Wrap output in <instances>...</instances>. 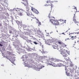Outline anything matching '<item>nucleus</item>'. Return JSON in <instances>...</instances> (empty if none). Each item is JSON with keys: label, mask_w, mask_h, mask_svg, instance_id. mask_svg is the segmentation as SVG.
I'll use <instances>...</instances> for the list:
<instances>
[{"label": "nucleus", "mask_w": 79, "mask_h": 79, "mask_svg": "<svg viewBox=\"0 0 79 79\" xmlns=\"http://www.w3.org/2000/svg\"><path fill=\"white\" fill-rule=\"evenodd\" d=\"M56 60H59V59H55L53 58H51L50 59V60L51 61H54V62H58V61H56Z\"/></svg>", "instance_id": "ddd939ff"}, {"label": "nucleus", "mask_w": 79, "mask_h": 79, "mask_svg": "<svg viewBox=\"0 0 79 79\" xmlns=\"http://www.w3.org/2000/svg\"><path fill=\"white\" fill-rule=\"evenodd\" d=\"M78 12H79V11H78Z\"/></svg>", "instance_id": "3c124183"}, {"label": "nucleus", "mask_w": 79, "mask_h": 79, "mask_svg": "<svg viewBox=\"0 0 79 79\" xmlns=\"http://www.w3.org/2000/svg\"><path fill=\"white\" fill-rule=\"evenodd\" d=\"M78 39H79V37L78 38ZM77 43H78V44H79V40H78V41H77Z\"/></svg>", "instance_id": "e433bc0d"}, {"label": "nucleus", "mask_w": 79, "mask_h": 79, "mask_svg": "<svg viewBox=\"0 0 79 79\" xmlns=\"http://www.w3.org/2000/svg\"><path fill=\"white\" fill-rule=\"evenodd\" d=\"M27 15L28 16H31L32 15V13L31 12H29L27 13Z\"/></svg>", "instance_id": "dca6fc26"}, {"label": "nucleus", "mask_w": 79, "mask_h": 79, "mask_svg": "<svg viewBox=\"0 0 79 79\" xmlns=\"http://www.w3.org/2000/svg\"><path fill=\"white\" fill-rule=\"evenodd\" d=\"M43 54H44V53H45V52H43Z\"/></svg>", "instance_id": "ea45409f"}, {"label": "nucleus", "mask_w": 79, "mask_h": 79, "mask_svg": "<svg viewBox=\"0 0 79 79\" xmlns=\"http://www.w3.org/2000/svg\"><path fill=\"white\" fill-rule=\"evenodd\" d=\"M33 43H34L35 44V45H37V43L36 42H33Z\"/></svg>", "instance_id": "c756f323"}, {"label": "nucleus", "mask_w": 79, "mask_h": 79, "mask_svg": "<svg viewBox=\"0 0 79 79\" xmlns=\"http://www.w3.org/2000/svg\"><path fill=\"white\" fill-rule=\"evenodd\" d=\"M40 69H42V68H40L37 67V68H36V69L37 71H40Z\"/></svg>", "instance_id": "b1692460"}, {"label": "nucleus", "mask_w": 79, "mask_h": 79, "mask_svg": "<svg viewBox=\"0 0 79 79\" xmlns=\"http://www.w3.org/2000/svg\"><path fill=\"white\" fill-rule=\"evenodd\" d=\"M75 43H76V41H75Z\"/></svg>", "instance_id": "79ce46f5"}, {"label": "nucleus", "mask_w": 79, "mask_h": 79, "mask_svg": "<svg viewBox=\"0 0 79 79\" xmlns=\"http://www.w3.org/2000/svg\"><path fill=\"white\" fill-rule=\"evenodd\" d=\"M31 10L33 11V12L34 13H35L36 14H38L39 13V11H38V10L35 9H31Z\"/></svg>", "instance_id": "6e6552de"}, {"label": "nucleus", "mask_w": 79, "mask_h": 79, "mask_svg": "<svg viewBox=\"0 0 79 79\" xmlns=\"http://www.w3.org/2000/svg\"><path fill=\"white\" fill-rule=\"evenodd\" d=\"M55 45H56V44H55Z\"/></svg>", "instance_id": "8fccbe9b"}, {"label": "nucleus", "mask_w": 79, "mask_h": 79, "mask_svg": "<svg viewBox=\"0 0 79 79\" xmlns=\"http://www.w3.org/2000/svg\"><path fill=\"white\" fill-rule=\"evenodd\" d=\"M59 21V23L60 24H62V23H61V22H63V21H64V20H63V19H60V20H58Z\"/></svg>", "instance_id": "a211bd4d"}, {"label": "nucleus", "mask_w": 79, "mask_h": 79, "mask_svg": "<svg viewBox=\"0 0 79 79\" xmlns=\"http://www.w3.org/2000/svg\"><path fill=\"white\" fill-rule=\"evenodd\" d=\"M18 15H19V16H23V13L21 12L18 13Z\"/></svg>", "instance_id": "6ab92c4d"}, {"label": "nucleus", "mask_w": 79, "mask_h": 79, "mask_svg": "<svg viewBox=\"0 0 79 79\" xmlns=\"http://www.w3.org/2000/svg\"><path fill=\"white\" fill-rule=\"evenodd\" d=\"M66 74L68 76H70V74L69 73H67L66 72Z\"/></svg>", "instance_id": "5701e85b"}, {"label": "nucleus", "mask_w": 79, "mask_h": 79, "mask_svg": "<svg viewBox=\"0 0 79 79\" xmlns=\"http://www.w3.org/2000/svg\"><path fill=\"white\" fill-rule=\"evenodd\" d=\"M7 1L6 0H5L4 2V3H6V2H7Z\"/></svg>", "instance_id": "cd10ccee"}, {"label": "nucleus", "mask_w": 79, "mask_h": 79, "mask_svg": "<svg viewBox=\"0 0 79 79\" xmlns=\"http://www.w3.org/2000/svg\"><path fill=\"white\" fill-rule=\"evenodd\" d=\"M24 2H22V4H23L24 6H27V5L28 4V3L27 2V0H22Z\"/></svg>", "instance_id": "423d86ee"}, {"label": "nucleus", "mask_w": 79, "mask_h": 79, "mask_svg": "<svg viewBox=\"0 0 79 79\" xmlns=\"http://www.w3.org/2000/svg\"><path fill=\"white\" fill-rule=\"evenodd\" d=\"M38 23V24H39L38 26H39V25H41V23H40V22L39 21Z\"/></svg>", "instance_id": "a878e982"}, {"label": "nucleus", "mask_w": 79, "mask_h": 79, "mask_svg": "<svg viewBox=\"0 0 79 79\" xmlns=\"http://www.w3.org/2000/svg\"><path fill=\"white\" fill-rule=\"evenodd\" d=\"M29 10V9H28V10Z\"/></svg>", "instance_id": "49530a36"}, {"label": "nucleus", "mask_w": 79, "mask_h": 79, "mask_svg": "<svg viewBox=\"0 0 79 79\" xmlns=\"http://www.w3.org/2000/svg\"><path fill=\"white\" fill-rule=\"evenodd\" d=\"M65 60H66V61H68L69 60L68 59H66Z\"/></svg>", "instance_id": "4c0bfd02"}, {"label": "nucleus", "mask_w": 79, "mask_h": 79, "mask_svg": "<svg viewBox=\"0 0 79 79\" xmlns=\"http://www.w3.org/2000/svg\"><path fill=\"white\" fill-rule=\"evenodd\" d=\"M73 21L75 23V24H76L77 23V22L78 21V19L76 16V15H75V14H74V16L73 17Z\"/></svg>", "instance_id": "39448f33"}, {"label": "nucleus", "mask_w": 79, "mask_h": 79, "mask_svg": "<svg viewBox=\"0 0 79 79\" xmlns=\"http://www.w3.org/2000/svg\"><path fill=\"white\" fill-rule=\"evenodd\" d=\"M48 45H50V44H48Z\"/></svg>", "instance_id": "09e8293b"}, {"label": "nucleus", "mask_w": 79, "mask_h": 79, "mask_svg": "<svg viewBox=\"0 0 79 79\" xmlns=\"http://www.w3.org/2000/svg\"><path fill=\"white\" fill-rule=\"evenodd\" d=\"M22 59H23V61H26V60H27V59H26V58L24 57V56H23L22 57Z\"/></svg>", "instance_id": "2eb2a0df"}, {"label": "nucleus", "mask_w": 79, "mask_h": 79, "mask_svg": "<svg viewBox=\"0 0 79 79\" xmlns=\"http://www.w3.org/2000/svg\"><path fill=\"white\" fill-rule=\"evenodd\" d=\"M73 9H75V10H77V8H76V7H74V8H73Z\"/></svg>", "instance_id": "473e14b6"}, {"label": "nucleus", "mask_w": 79, "mask_h": 79, "mask_svg": "<svg viewBox=\"0 0 79 79\" xmlns=\"http://www.w3.org/2000/svg\"><path fill=\"white\" fill-rule=\"evenodd\" d=\"M16 23L17 24H18V25H19V24H20V22H19V21H17Z\"/></svg>", "instance_id": "4be33fe9"}, {"label": "nucleus", "mask_w": 79, "mask_h": 79, "mask_svg": "<svg viewBox=\"0 0 79 79\" xmlns=\"http://www.w3.org/2000/svg\"><path fill=\"white\" fill-rule=\"evenodd\" d=\"M21 10L23 11V9H20L17 8L16 10H14V11H17V12H18V11H20Z\"/></svg>", "instance_id": "9d476101"}, {"label": "nucleus", "mask_w": 79, "mask_h": 79, "mask_svg": "<svg viewBox=\"0 0 79 79\" xmlns=\"http://www.w3.org/2000/svg\"><path fill=\"white\" fill-rule=\"evenodd\" d=\"M47 64L48 65H52V66H54V67H56V64L52 62L51 61H49L47 62Z\"/></svg>", "instance_id": "7ed1b4c3"}, {"label": "nucleus", "mask_w": 79, "mask_h": 79, "mask_svg": "<svg viewBox=\"0 0 79 79\" xmlns=\"http://www.w3.org/2000/svg\"><path fill=\"white\" fill-rule=\"evenodd\" d=\"M69 35H70L69 37H71V36H72V34H69Z\"/></svg>", "instance_id": "7c9ffc66"}, {"label": "nucleus", "mask_w": 79, "mask_h": 79, "mask_svg": "<svg viewBox=\"0 0 79 79\" xmlns=\"http://www.w3.org/2000/svg\"><path fill=\"white\" fill-rule=\"evenodd\" d=\"M64 64H62V63H59L56 64V66H58L59 67H61V66H63V65H64Z\"/></svg>", "instance_id": "1a4fd4ad"}, {"label": "nucleus", "mask_w": 79, "mask_h": 79, "mask_svg": "<svg viewBox=\"0 0 79 79\" xmlns=\"http://www.w3.org/2000/svg\"><path fill=\"white\" fill-rule=\"evenodd\" d=\"M63 42H62L61 41L59 40L57 42V43H58L59 45H61L62 44H63Z\"/></svg>", "instance_id": "4468645a"}, {"label": "nucleus", "mask_w": 79, "mask_h": 79, "mask_svg": "<svg viewBox=\"0 0 79 79\" xmlns=\"http://www.w3.org/2000/svg\"><path fill=\"white\" fill-rule=\"evenodd\" d=\"M52 47L54 49H56V48H58V46H57L55 45V44L52 45Z\"/></svg>", "instance_id": "f3484780"}, {"label": "nucleus", "mask_w": 79, "mask_h": 79, "mask_svg": "<svg viewBox=\"0 0 79 79\" xmlns=\"http://www.w3.org/2000/svg\"><path fill=\"white\" fill-rule=\"evenodd\" d=\"M69 30H70V29H69Z\"/></svg>", "instance_id": "de8ad7c7"}, {"label": "nucleus", "mask_w": 79, "mask_h": 79, "mask_svg": "<svg viewBox=\"0 0 79 79\" xmlns=\"http://www.w3.org/2000/svg\"><path fill=\"white\" fill-rule=\"evenodd\" d=\"M68 39H69V38Z\"/></svg>", "instance_id": "a18cd8bd"}, {"label": "nucleus", "mask_w": 79, "mask_h": 79, "mask_svg": "<svg viewBox=\"0 0 79 79\" xmlns=\"http://www.w3.org/2000/svg\"><path fill=\"white\" fill-rule=\"evenodd\" d=\"M31 16V17L32 18H33V19H36V17H34V15H33L32 14H31V16Z\"/></svg>", "instance_id": "412c9836"}, {"label": "nucleus", "mask_w": 79, "mask_h": 79, "mask_svg": "<svg viewBox=\"0 0 79 79\" xmlns=\"http://www.w3.org/2000/svg\"><path fill=\"white\" fill-rule=\"evenodd\" d=\"M47 3H48V5H49V6H53V2H52L49 1H47Z\"/></svg>", "instance_id": "0eeeda50"}, {"label": "nucleus", "mask_w": 79, "mask_h": 79, "mask_svg": "<svg viewBox=\"0 0 79 79\" xmlns=\"http://www.w3.org/2000/svg\"><path fill=\"white\" fill-rule=\"evenodd\" d=\"M76 24H77V26H79V22L78 21Z\"/></svg>", "instance_id": "bb28decb"}, {"label": "nucleus", "mask_w": 79, "mask_h": 79, "mask_svg": "<svg viewBox=\"0 0 79 79\" xmlns=\"http://www.w3.org/2000/svg\"><path fill=\"white\" fill-rule=\"evenodd\" d=\"M0 46H3V45L0 44Z\"/></svg>", "instance_id": "58836bf2"}, {"label": "nucleus", "mask_w": 79, "mask_h": 79, "mask_svg": "<svg viewBox=\"0 0 79 79\" xmlns=\"http://www.w3.org/2000/svg\"><path fill=\"white\" fill-rule=\"evenodd\" d=\"M66 32H68V31H66Z\"/></svg>", "instance_id": "c03bdc74"}, {"label": "nucleus", "mask_w": 79, "mask_h": 79, "mask_svg": "<svg viewBox=\"0 0 79 79\" xmlns=\"http://www.w3.org/2000/svg\"><path fill=\"white\" fill-rule=\"evenodd\" d=\"M78 33H79V32Z\"/></svg>", "instance_id": "603ef678"}, {"label": "nucleus", "mask_w": 79, "mask_h": 79, "mask_svg": "<svg viewBox=\"0 0 79 79\" xmlns=\"http://www.w3.org/2000/svg\"><path fill=\"white\" fill-rule=\"evenodd\" d=\"M61 47H66V45L64 44V43H63V44L61 45Z\"/></svg>", "instance_id": "aec40b11"}, {"label": "nucleus", "mask_w": 79, "mask_h": 79, "mask_svg": "<svg viewBox=\"0 0 79 79\" xmlns=\"http://www.w3.org/2000/svg\"><path fill=\"white\" fill-rule=\"evenodd\" d=\"M25 58L27 59V58H28V57H27V56H25Z\"/></svg>", "instance_id": "72a5a7b5"}, {"label": "nucleus", "mask_w": 79, "mask_h": 79, "mask_svg": "<svg viewBox=\"0 0 79 79\" xmlns=\"http://www.w3.org/2000/svg\"><path fill=\"white\" fill-rule=\"evenodd\" d=\"M62 55L64 57H67V52H64Z\"/></svg>", "instance_id": "9b49d317"}, {"label": "nucleus", "mask_w": 79, "mask_h": 79, "mask_svg": "<svg viewBox=\"0 0 79 79\" xmlns=\"http://www.w3.org/2000/svg\"><path fill=\"white\" fill-rule=\"evenodd\" d=\"M50 21L53 25H59L60 23L58 20H56L55 17H52L50 18Z\"/></svg>", "instance_id": "f257e3e1"}, {"label": "nucleus", "mask_w": 79, "mask_h": 79, "mask_svg": "<svg viewBox=\"0 0 79 79\" xmlns=\"http://www.w3.org/2000/svg\"><path fill=\"white\" fill-rule=\"evenodd\" d=\"M36 21H38V22H39V19H36Z\"/></svg>", "instance_id": "f704fd0d"}, {"label": "nucleus", "mask_w": 79, "mask_h": 79, "mask_svg": "<svg viewBox=\"0 0 79 79\" xmlns=\"http://www.w3.org/2000/svg\"><path fill=\"white\" fill-rule=\"evenodd\" d=\"M40 45H41V43H40Z\"/></svg>", "instance_id": "a19ab883"}, {"label": "nucleus", "mask_w": 79, "mask_h": 79, "mask_svg": "<svg viewBox=\"0 0 79 79\" xmlns=\"http://www.w3.org/2000/svg\"><path fill=\"white\" fill-rule=\"evenodd\" d=\"M64 21H66V20H65Z\"/></svg>", "instance_id": "37998d69"}, {"label": "nucleus", "mask_w": 79, "mask_h": 79, "mask_svg": "<svg viewBox=\"0 0 79 79\" xmlns=\"http://www.w3.org/2000/svg\"><path fill=\"white\" fill-rule=\"evenodd\" d=\"M44 6H48V5L45 4V5H44Z\"/></svg>", "instance_id": "c9c22d12"}, {"label": "nucleus", "mask_w": 79, "mask_h": 79, "mask_svg": "<svg viewBox=\"0 0 79 79\" xmlns=\"http://www.w3.org/2000/svg\"><path fill=\"white\" fill-rule=\"evenodd\" d=\"M70 66L71 67L73 66V64H70Z\"/></svg>", "instance_id": "2f4dec72"}, {"label": "nucleus", "mask_w": 79, "mask_h": 79, "mask_svg": "<svg viewBox=\"0 0 79 79\" xmlns=\"http://www.w3.org/2000/svg\"><path fill=\"white\" fill-rule=\"evenodd\" d=\"M56 61H58V62H61L62 63V64H65L62 65V66H65L66 65V62H65V61H63L61 60H56Z\"/></svg>", "instance_id": "20e7f679"}, {"label": "nucleus", "mask_w": 79, "mask_h": 79, "mask_svg": "<svg viewBox=\"0 0 79 79\" xmlns=\"http://www.w3.org/2000/svg\"><path fill=\"white\" fill-rule=\"evenodd\" d=\"M17 50L18 51H19V50H20V48H17Z\"/></svg>", "instance_id": "c85d7f7f"}, {"label": "nucleus", "mask_w": 79, "mask_h": 79, "mask_svg": "<svg viewBox=\"0 0 79 79\" xmlns=\"http://www.w3.org/2000/svg\"><path fill=\"white\" fill-rule=\"evenodd\" d=\"M48 17L49 18H50V19L51 18H53V17H51V15H50V13L49 14Z\"/></svg>", "instance_id": "393cba45"}, {"label": "nucleus", "mask_w": 79, "mask_h": 79, "mask_svg": "<svg viewBox=\"0 0 79 79\" xmlns=\"http://www.w3.org/2000/svg\"><path fill=\"white\" fill-rule=\"evenodd\" d=\"M77 36H76V35H73V36H72L71 39H72V40H74V39H76L77 38L76 37Z\"/></svg>", "instance_id": "f8f14e48"}, {"label": "nucleus", "mask_w": 79, "mask_h": 79, "mask_svg": "<svg viewBox=\"0 0 79 79\" xmlns=\"http://www.w3.org/2000/svg\"><path fill=\"white\" fill-rule=\"evenodd\" d=\"M11 55V53L9 52H7L6 54V56L5 57L7 59L9 60L10 61V59H11V56H10Z\"/></svg>", "instance_id": "f03ea898"}]
</instances>
